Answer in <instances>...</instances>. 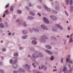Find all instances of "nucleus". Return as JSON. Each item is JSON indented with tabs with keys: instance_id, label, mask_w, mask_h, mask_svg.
Returning <instances> with one entry per match:
<instances>
[{
	"instance_id": "6",
	"label": "nucleus",
	"mask_w": 73,
	"mask_h": 73,
	"mask_svg": "<svg viewBox=\"0 0 73 73\" xmlns=\"http://www.w3.org/2000/svg\"><path fill=\"white\" fill-rule=\"evenodd\" d=\"M23 68H28V69H29L30 68V66H29V65L27 64H26L25 66H23Z\"/></svg>"
},
{
	"instance_id": "13",
	"label": "nucleus",
	"mask_w": 73,
	"mask_h": 73,
	"mask_svg": "<svg viewBox=\"0 0 73 73\" xmlns=\"http://www.w3.org/2000/svg\"><path fill=\"white\" fill-rule=\"evenodd\" d=\"M46 48L48 49H52V47L50 46H46Z\"/></svg>"
},
{
	"instance_id": "47",
	"label": "nucleus",
	"mask_w": 73,
	"mask_h": 73,
	"mask_svg": "<svg viewBox=\"0 0 73 73\" xmlns=\"http://www.w3.org/2000/svg\"><path fill=\"white\" fill-rule=\"evenodd\" d=\"M23 49V47H21L20 48V49L21 50H22V49Z\"/></svg>"
},
{
	"instance_id": "23",
	"label": "nucleus",
	"mask_w": 73,
	"mask_h": 73,
	"mask_svg": "<svg viewBox=\"0 0 73 73\" xmlns=\"http://www.w3.org/2000/svg\"><path fill=\"white\" fill-rule=\"evenodd\" d=\"M69 2L70 5H72V0H70Z\"/></svg>"
},
{
	"instance_id": "53",
	"label": "nucleus",
	"mask_w": 73,
	"mask_h": 73,
	"mask_svg": "<svg viewBox=\"0 0 73 73\" xmlns=\"http://www.w3.org/2000/svg\"><path fill=\"white\" fill-rule=\"evenodd\" d=\"M11 35V33H9V35Z\"/></svg>"
},
{
	"instance_id": "9",
	"label": "nucleus",
	"mask_w": 73,
	"mask_h": 73,
	"mask_svg": "<svg viewBox=\"0 0 73 73\" xmlns=\"http://www.w3.org/2000/svg\"><path fill=\"white\" fill-rule=\"evenodd\" d=\"M56 27H58V28H59V29H62V27L60 25H59L57 24L56 25Z\"/></svg>"
},
{
	"instance_id": "5",
	"label": "nucleus",
	"mask_w": 73,
	"mask_h": 73,
	"mask_svg": "<svg viewBox=\"0 0 73 73\" xmlns=\"http://www.w3.org/2000/svg\"><path fill=\"white\" fill-rule=\"evenodd\" d=\"M45 52L46 53H47L48 54H49L52 55L53 54V52H52L48 50H46Z\"/></svg>"
},
{
	"instance_id": "29",
	"label": "nucleus",
	"mask_w": 73,
	"mask_h": 73,
	"mask_svg": "<svg viewBox=\"0 0 73 73\" xmlns=\"http://www.w3.org/2000/svg\"><path fill=\"white\" fill-rule=\"evenodd\" d=\"M5 50H6V49L5 48H3L2 49V51H3V52H5Z\"/></svg>"
},
{
	"instance_id": "19",
	"label": "nucleus",
	"mask_w": 73,
	"mask_h": 73,
	"mask_svg": "<svg viewBox=\"0 0 73 73\" xmlns=\"http://www.w3.org/2000/svg\"><path fill=\"white\" fill-rule=\"evenodd\" d=\"M0 72L1 73H4V71L0 69Z\"/></svg>"
},
{
	"instance_id": "40",
	"label": "nucleus",
	"mask_w": 73,
	"mask_h": 73,
	"mask_svg": "<svg viewBox=\"0 0 73 73\" xmlns=\"http://www.w3.org/2000/svg\"><path fill=\"white\" fill-rule=\"evenodd\" d=\"M65 12L66 15H67V16H68V14L67 13H66V11H65Z\"/></svg>"
},
{
	"instance_id": "60",
	"label": "nucleus",
	"mask_w": 73,
	"mask_h": 73,
	"mask_svg": "<svg viewBox=\"0 0 73 73\" xmlns=\"http://www.w3.org/2000/svg\"><path fill=\"white\" fill-rule=\"evenodd\" d=\"M56 66H55L54 67V68H56Z\"/></svg>"
},
{
	"instance_id": "21",
	"label": "nucleus",
	"mask_w": 73,
	"mask_h": 73,
	"mask_svg": "<svg viewBox=\"0 0 73 73\" xmlns=\"http://www.w3.org/2000/svg\"><path fill=\"white\" fill-rule=\"evenodd\" d=\"M17 13H19V14H21V11H20L19 10H18L17 11Z\"/></svg>"
},
{
	"instance_id": "50",
	"label": "nucleus",
	"mask_w": 73,
	"mask_h": 73,
	"mask_svg": "<svg viewBox=\"0 0 73 73\" xmlns=\"http://www.w3.org/2000/svg\"><path fill=\"white\" fill-rule=\"evenodd\" d=\"M1 43H3V41L1 40Z\"/></svg>"
},
{
	"instance_id": "32",
	"label": "nucleus",
	"mask_w": 73,
	"mask_h": 73,
	"mask_svg": "<svg viewBox=\"0 0 73 73\" xmlns=\"http://www.w3.org/2000/svg\"><path fill=\"white\" fill-rule=\"evenodd\" d=\"M64 60V58H62V59H61V62L62 63H63V60Z\"/></svg>"
},
{
	"instance_id": "56",
	"label": "nucleus",
	"mask_w": 73,
	"mask_h": 73,
	"mask_svg": "<svg viewBox=\"0 0 73 73\" xmlns=\"http://www.w3.org/2000/svg\"><path fill=\"white\" fill-rule=\"evenodd\" d=\"M35 65V64H34V63H33V66H34V65Z\"/></svg>"
},
{
	"instance_id": "11",
	"label": "nucleus",
	"mask_w": 73,
	"mask_h": 73,
	"mask_svg": "<svg viewBox=\"0 0 73 73\" xmlns=\"http://www.w3.org/2000/svg\"><path fill=\"white\" fill-rule=\"evenodd\" d=\"M42 68L43 69H44V70H46V69H47V68H46V67L45 66H43V65L42 66Z\"/></svg>"
},
{
	"instance_id": "41",
	"label": "nucleus",
	"mask_w": 73,
	"mask_h": 73,
	"mask_svg": "<svg viewBox=\"0 0 73 73\" xmlns=\"http://www.w3.org/2000/svg\"><path fill=\"white\" fill-rule=\"evenodd\" d=\"M16 22H19V19H17L16 20Z\"/></svg>"
},
{
	"instance_id": "57",
	"label": "nucleus",
	"mask_w": 73,
	"mask_h": 73,
	"mask_svg": "<svg viewBox=\"0 0 73 73\" xmlns=\"http://www.w3.org/2000/svg\"><path fill=\"white\" fill-rule=\"evenodd\" d=\"M36 65L34 67V68H35V67H36Z\"/></svg>"
},
{
	"instance_id": "25",
	"label": "nucleus",
	"mask_w": 73,
	"mask_h": 73,
	"mask_svg": "<svg viewBox=\"0 0 73 73\" xmlns=\"http://www.w3.org/2000/svg\"><path fill=\"white\" fill-rule=\"evenodd\" d=\"M66 4L67 5L69 4V0H66Z\"/></svg>"
},
{
	"instance_id": "14",
	"label": "nucleus",
	"mask_w": 73,
	"mask_h": 73,
	"mask_svg": "<svg viewBox=\"0 0 73 73\" xmlns=\"http://www.w3.org/2000/svg\"><path fill=\"white\" fill-rule=\"evenodd\" d=\"M54 56H52L50 58V60H51V61H52L54 60Z\"/></svg>"
},
{
	"instance_id": "49",
	"label": "nucleus",
	"mask_w": 73,
	"mask_h": 73,
	"mask_svg": "<svg viewBox=\"0 0 73 73\" xmlns=\"http://www.w3.org/2000/svg\"><path fill=\"white\" fill-rule=\"evenodd\" d=\"M67 38H69V35H67Z\"/></svg>"
},
{
	"instance_id": "2",
	"label": "nucleus",
	"mask_w": 73,
	"mask_h": 73,
	"mask_svg": "<svg viewBox=\"0 0 73 73\" xmlns=\"http://www.w3.org/2000/svg\"><path fill=\"white\" fill-rule=\"evenodd\" d=\"M25 71V70L22 68H20L18 69V71H13V73H21V72H24Z\"/></svg>"
},
{
	"instance_id": "58",
	"label": "nucleus",
	"mask_w": 73,
	"mask_h": 73,
	"mask_svg": "<svg viewBox=\"0 0 73 73\" xmlns=\"http://www.w3.org/2000/svg\"><path fill=\"white\" fill-rule=\"evenodd\" d=\"M39 1H40V2H41V0H39Z\"/></svg>"
},
{
	"instance_id": "30",
	"label": "nucleus",
	"mask_w": 73,
	"mask_h": 73,
	"mask_svg": "<svg viewBox=\"0 0 73 73\" xmlns=\"http://www.w3.org/2000/svg\"><path fill=\"white\" fill-rule=\"evenodd\" d=\"M36 54H33V57H34V58H35V57H36Z\"/></svg>"
},
{
	"instance_id": "17",
	"label": "nucleus",
	"mask_w": 73,
	"mask_h": 73,
	"mask_svg": "<svg viewBox=\"0 0 73 73\" xmlns=\"http://www.w3.org/2000/svg\"><path fill=\"white\" fill-rule=\"evenodd\" d=\"M27 32L25 30L23 31V34H26Z\"/></svg>"
},
{
	"instance_id": "35",
	"label": "nucleus",
	"mask_w": 73,
	"mask_h": 73,
	"mask_svg": "<svg viewBox=\"0 0 73 73\" xmlns=\"http://www.w3.org/2000/svg\"><path fill=\"white\" fill-rule=\"evenodd\" d=\"M28 19H29V20H32V19L30 17H28Z\"/></svg>"
},
{
	"instance_id": "28",
	"label": "nucleus",
	"mask_w": 73,
	"mask_h": 73,
	"mask_svg": "<svg viewBox=\"0 0 73 73\" xmlns=\"http://www.w3.org/2000/svg\"><path fill=\"white\" fill-rule=\"evenodd\" d=\"M27 36H23L22 37V38H23V39H25V38H27Z\"/></svg>"
},
{
	"instance_id": "42",
	"label": "nucleus",
	"mask_w": 73,
	"mask_h": 73,
	"mask_svg": "<svg viewBox=\"0 0 73 73\" xmlns=\"http://www.w3.org/2000/svg\"><path fill=\"white\" fill-rule=\"evenodd\" d=\"M68 31H70V27H68Z\"/></svg>"
},
{
	"instance_id": "26",
	"label": "nucleus",
	"mask_w": 73,
	"mask_h": 73,
	"mask_svg": "<svg viewBox=\"0 0 73 73\" xmlns=\"http://www.w3.org/2000/svg\"><path fill=\"white\" fill-rule=\"evenodd\" d=\"M5 13L6 14H8L9 13V12L8 11V10H7L5 12Z\"/></svg>"
},
{
	"instance_id": "8",
	"label": "nucleus",
	"mask_w": 73,
	"mask_h": 73,
	"mask_svg": "<svg viewBox=\"0 0 73 73\" xmlns=\"http://www.w3.org/2000/svg\"><path fill=\"white\" fill-rule=\"evenodd\" d=\"M44 8L46 9V10H48V12H50V9L48 8V7H47L46 6H44Z\"/></svg>"
},
{
	"instance_id": "15",
	"label": "nucleus",
	"mask_w": 73,
	"mask_h": 73,
	"mask_svg": "<svg viewBox=\"0 0 73 73\" xmlns=\"http://www.w3.org/2000/svg\"><path fill=\"white\" fill-rule=\"evenodd\" d=\"M0 28H4V25L3 23H1L0 24Z\"/></svg>"
},
{
	"instance_id": "39",
	"label": "nucleus",
	"mask_w": 73,
	"mask_h": 73,
	"mask_svg": "<svg viewBox=\"0 0 73 73\" xmlns=\"http://www.w3.org/2000/svg\"><path fill=\"white\" fill-rule=\"evenodd\" d=\"M29 7H32V5L31 4L29 3Z\"/></svg>"
},
{
	"instance_id": "38",
	"label": "nucleus",
	"mask_w": 73,
	"mask_h": 73,
	"mask_svg": "<svg viewBox=\"0 0 73 73\" xmlns=\"http://www.w3.org/2000/svg\"><path fill=\"white\" fill-rule=\"evenodd\" d=\"M54 13H55V14H56V13H57V12L56 11H54Z\"/></svg>"
},
{
	"instance_id": "16",
	"label": "nucleus",
	"mask_w": 73,
	"mask_h": 73,
	"mask_svg": "<svg viewBox=\"0 0 73 73\" xmlns=\"http://www.w3.org/2000/svg\"><path fill=\"white\" fill-rule=\"evenodd\" d=\"M30 14H31V15H32L33 16H35V13H32V11H30Z\"/></svg>"
},
{
	"instance_id": "48",
	"label": "nucleus",
	"mask_w": 73,
	"mask_h": 73,
	"mask_svg": "<svg viewBox=\"0 0 73 73\" xmlns=\"http://www.w3.org/2000/svg\"><path fill=\"white\" fill-rule=\"evenodd\" d=\"M3 64V63L2 62H0V65H2Z\"/></svg>"
},
{
	"instance_id": "45",
	"label": "nucleus",
	"mask_w": 73,
	"mask_h": 73,
	"mask_svg": "<svg viewBox=\"0 0 73 73\" xmlns=\"http://www.w3.org/2000/svg\"><path fill=\"white\" fill-rule=\"evenodd\" d=\"M14 62H15V63H17V60H15L14 61Z\"/></svg>"
},
{
	"instance_id": "3",
	"label": "nucleus",
	"mask_w": 73,
	"mask_h": 73,
	"mask_svg": "<svg viewBox=\"0 0 73 73\" xmlns=\"http://www.w3.org/2000/svg\"><path fill=\"white\" fill-rule=\"evenodd\" d=\"M70 55H68L67 56V58L66 59V62H69L71 64H72L73 62H72V61L71 60H70L69 59V58H70Z\"/></svg>"
},
{
	"instance_id": "55",
	"label": "nucleus",
	"mask_w": 73,
	"mask_h": 73,
	"mask_svg": "<svg viewBox=\"0 0 73 73\" xmlns=\"http://www.w3.org/2000/svg\"><path fill=\"white\" fill-rule=\"evenodd\" d=\"M1 58L2 59H3L4 58L3 57H1Z\"/></svg>"
},
{
	"instance_id": "27",
	"label": "nucleus",
	"mask_w": 73,
	"mask_h": 73,
	"mask_svg": "<svg viewBox=\"0 0 73 73\" xmlns=\"http://www.w3.org/2000/svg\"><path fill=\"white\" fill-rule=\"evenodd\" d=\"M23 25L24 26V27H27V24H26V23L25 22L23 24Z\"/></svg>"
},
{
	"instance_id": "1",
	"label": "nucleus",
	"mask_w": 73,
	"mask_h": 73,
	"mask_svg": "<svg viewBox=\"0 0 73 73\" xmlns=\"http://www.w3.org/2000/svg\"><path fill=\"white\" fill-rule=\"evenodd\" d=\"M10 63L11 64H14L13 65V68L15 69V68H17V65L15 64V63H14L13 60L12 59H11L10 60Z\"/></svg>"
},
{
	"instance_id": "31",
	"label": "nucleus",
	"mask_w": 73,
	"mask_h": 73,
	"mask_svg": "<svg viewBox=\"0 0 73 73\" xmlns=\"http://www.w3.org/2000/svg\"><path fill=\"white\" fill-rule=\"evenodd\" d=\"M9 6V4H7L6 6V8H8V7Z\"/></svg>"
},
{
	"instance_id": "34",
	"label": "nucleus",
	"mask_w": 73,
	"mask_h": 73,
	"mask_svg": "<svg viewBox=\"0 0 73 73\" xmlns=\"http://www.w3.org/2000/svg\"><path fill=\"white\" fill-rule=\"evenodd\" d=\"M57 70V69H55L53 70V72H56Z\"/></svg>"
},
{
	"instance_id": "37",
	"label": "nucleus",
	"mask_w": 73,
	"mask_h": 73,
	"mask_svg": "<svg viewBox=\"0 0 73 73\" xmlns=\"http://www.w3.org/2000/svg\"><path fill=\"white\" fill-rule=\"evenodd\" d=\"M35 31H36L37 32H38V31L37 29L35 30Z\"/></svg>"
},
{
	"instance_id": "46",
	"label": "nucleus",
	"mask_w": 73,
	"mask_h": 73,
	"mask_svg": "<svg viewBox=\"0 0 73 73\" xmlns=\"http://www.w3.org/2000/svg\"><path fill=\"white\" fill-rule=\"evenodd\" d=\"M38 15H39V16H41V15H40V13H38Z\"/></svg>"
},
{
	"instance_id": "62",
	"label": "nucleus",
	"mask_w": 73,
	"mask_h": 73,
	"mask_svg": "<svg viewBox=\"0 0 73 73\" xmlns=\"http://www.w3.org/2000/svg\"><path fill=\"white\" fill-rule=\"evenodd\" d=\"M64 44H66V43H65V42H64Z\"/></svg>"
},
{
	"instance_id": "51",
	"label": "nucleus",
	"mask_w": 73,
	"mask_h": 73,
	"mask_svg": "<svg viewBox=\"0 0 73 73\" xmlns=\"http://www.w3.org/2000/svg\"><path fill=\"white\" fill-rule=\"evenodd\" d=\"M1 19L0 18V22H1Z\"/></svg>"
},
{
	"instance_id": "10",
	"label": "nucleus",
	"mask_w": 73,
	"mask_h": 73,
	"mask_svg": "<svg viewBox=\"0 0 73 73\" xmlns=\"http://www.w3.org/2000/svg\"><path fill=\"white\" fill-rule=\"evenodd\" d=\"M19 56V54L17 52H15L14 53V56L15 57H17Z\"/></svg>"
},
{
	"instance_id": "12",
	"label": "nucleus",
	"mask_w": 73,
	"mask_h": 73,
	"mask_svg": "<svg viewBox=\"0 0 73 73\" xmlns=\"http://www.w3.org/2000/svg\"><path fill=\"white\" fill-rule=\"evenodd\" d=\"M32 43L33 44H37V42L35 40L32 41Z\"/></svg>"
},
{
	"instance_id": "54",
	"label": "nucleus",
	"mask_w": 73,
	"mask_h": 73,
	"mask_svg": "<svg viewBox=\"0 0 73 73\" xmlns=\"http://www.w3.org/2000/svg\"><path fill=\"white\" fill-rule=\"evenodd\" d=\"M40 66L39 67V69H41L42 68H40Z\"/></svg>"
},
{
	"instance_id": "52",
	"label": "nucleus",
	"mask_w": 73,
	"mask_h": 73,
	"mask_svg": "<svg viewBox=\"0 0 73 73\" xmlns=\"http://www.w3.org/2000/svg\"><path fill=\"white\" fill-rule=\"evenodd\" d=\"M37 73H42L41 72H37Z\"/></svg>"
},
{
	"instance_id": "20",
	"label": "nucleus",
	"mask_w": 73,
	"mask_h": 73,
	"mask_svg": "<svg viewBox=\"0 0 73 73\" xmlns=\"http://www.w3.org/2000/svg\"><path fill=\"white\" fill-rule=\"evenodd\" d=\"M66 67H64L63 68V72H65V71H66Z\"/></svg>"
},
{
	"instance_id": "43",
	"label": "nucleus",
	"mask_w": 73,
	"mask_h": 73,
	"mask_svg": "<svg viewBox=\"0 0 73 73\" xmlns=\"http://www.w3.org/2000/svg\"><path fill=\"white\" fill-rule=\"evenodd\" d=\"M5 14H4V15H3V17H5Z\"/></svg>"
},
{
	"instance_id": "22",
	"label": "nucleus",
	"mask_w": 73,
	"mask_h": 73,
	"mask_svg": "<svg viewBox=\"0 0 73 73\" xmlns=\"http://www.w3.org/2000/svg\"><path fill=\"white\" fill-rule=\"evenodd\" d=\"M70 39L69 41V42H73V40H72V38H70Z\"/></svg>"
},
{
	"instance_id": "18",
	"label": "nucleus",
	"mask_w": 73,
	"mask_h": 73,
	"mask_svg": "<svg viewBox=\"0 0 73 73\" xmlns=\"http://www.w3.org/2000/svg\"><path fill=\"white\" fill-rule=\"evenodd\" d=\"M41 27L42 28H43V29H45V25H41Z\"/></svg>"
},
{
	"instance_id": "59",
	"label": "nucleus",
	"mask_w": 73,
	"mask_h": 73,
	"mask_svg": "<svg viewBox=\"0 0 73 73\" xmlns=\"http://www.w3.org/2000/svg\"><path fill=\"white\" fill-rule=\"evenodd\" d=\"M30 56H30V55H29V56H28V57H30Z\"/></svg>"
},
{
	"instance_id": "61",
	"label": "nucleus",
	"mask_w": 73,
	"mask_h": 73,
	"mask_svg": "<svg viewBox=\"0 0 73 73\" xmlns=\"http://www.w3.org/2000/svg\"><path fill=\"white\" fill-rule=\"evenodd\" d=\"M69 23V22H68V21H67V23Z\"/></svg>"
},
{
	"instance_id": "24",
	"label": "nucleus",
	"mask_w": 73,
	"mask_h": 73,
	"mask_svg": "<svg viewBox=\"0 0 73 73\" xmlns=\"http://www.w3.org/2000/svg\"><path fill=\"white\" fill-rule=\"evenodd\" d=\"M10 10L11 11H13V8L12 7H11L10 8Z\"/></svg>"
},
{
	"instance_id": "63",
	"label": "nucleus",
	"mask_w": 73,
	"mask_h": 73,
	"mask_svg": "<svg viewBox=\"0 0 73 73\" xmlns=\"http://www.w3.org/2000/svg\"><path fill=\"white\" fill-rule=\"evenodd\" d=\"M34 40H36V38H35Z\"/></svg>"
},
{
	"instance_id": "4",
	"label": "nucleus",
	"mask_w": 73,
	"mask_h": 73,
	"mask_svg": "<svg viewBox=\"0 0 73 73\" xmlns=\"http://www.w3.org/2000/svg\"><path fill=\"white\" fill-rule=\"evenodd\" d=\"M43 20L45 23H46V24H49V21L48 20V19L46 18H43Z\"/></svg>"
},
{
	"instance_id": "36",
	"label": "nucleus",
	"mask_w": 73,
	"mask_h": 73,
	"mask_svg": "<svg viewBox=\"0 0 73 73\" xmlns=\"http://www.w3.org/2000/svg\"><path fill=\"white\" fill-rule=\"evenodd\" d=\"M71 9H72V10H73V7H70V11H71Z\"/></svg>"
},
{
	"instance_id": "64",
	"label": "nucleus",
	"mask_w": 73,
	"mask_h": 73,
	"mask_svg": "<svg viewBox=\"0 0 73 73\" xmlns=\"http://www.w3.org/2000/svg\"><path fill=\"white\" fill-rule=\"evenodd\" d=\"M69 67H70V65H69Z\"/></svg>"
},
{
	"instance_id": "7",
	"label": "nucleus",
	"mask_w": 73,
	"mask_h": 73,
	"mask_svg": "<svg viewBox=\"0 0 73 73\" xmlns=\"http://www.w3.org/2000/svg\"><path fill=\"white\" fill-rule=\"evenodd\" d=\"M50 17L51 19H53V20H56V19H57V18H56V17L53 16L52 15L50 16Z\"/></svg>"
},
{
	"instance_id": "44",
	"label": "nucleus",
	"mask_w": 73,
	"mask_h": 73,
	"mask_svg": "<svg viewBox=\"0 0 73 73\" xmlns=\"http://www.w3.org/2000/svg\"><path fill=\"white\" fill-rule=\"evenodd\" d=\"M73 36V34H72L70 36V38H71V37H72Z\"/></svg>"
},
{
	"instance_id": "33",
	"label": "nucleus",
	"mask_w": 73,
	"mask_h": 73,
	"mask_svg": "<svg viewBox=\"0 0 73 73\" xmlns=\"http://www.w3.org/2000/svg\"><path fill=\"white\" fill-rule=\"evenodd\" d=\"M56 9H57V10H59V7H55Z\"/></svg>"
}]
</instances>
